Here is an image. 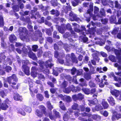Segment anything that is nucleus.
<instances>
[{
	"mask_svg": "<svg viewBox=\"0 0 121 121\" xmlns=\"http://www.w3.org/2000/svg\"><path fill=\"white\" fill-rule=\"evenodd\" d=\"M95 80L98 82L101 83L103 82L102 78H100V76L99 75L97 76V77L96 78Z\"/></svg>",
	"mask_w": 121,
	"mask_h": 121,
	"instance_id": "obj_27",
	"label": "nucleus"
},
{
	"mask_svg": "<svg viewBox=\"0 0 121 121\" xmlns=\"http://www.w3.org/2000/svg\"><path fill=\"white\" fill-rule=\"evenodd\" d=\"M69 117L67 113L65 114L63 117V118L65 121H66V119H68V118H69Z\"/></svg>",
	"mask_w": 121,
	"mask_h": 121,
	"instance_id": "obj_51",
	"label": "nucleus"
},
{
	"mask_svg": "<svg viewBox=\"0 0 121 121\" xmlns=\"http://www.w3.org/2000/svg\"><path fill=\"white\" fill-rule=\"evenodd\" d=\"M27 112L30 113L31 111V108L29 107H26L25 105H23L22 107Z\"/></svg>",
	"mask_w": 121,
	"mask_h": 121,
	"instance_id": "obj_23",
	"label": "nucleus"
},
{
	"mask_svg": "<svg viewBox=\"0 0 121 121\" xmlns=\"http://www.w3.org/2000/svg\"><path fill=\"white\" fill-rule=\"evenodd\" d=\"M80 114H81L82 116H88L89 117H92L94 119L97 120H100L101 118L100 117L97 115H92L91 114H88V115L85 113H82L80 112L78 113V112H75L74 114L75 116L76 117H78Z\"/></svg>",
	"mask_w": 121,
	"mask_h": 121,
	"instance_id": "obj_3",
	"label": "nucleus"
},
{
	"mask_svg": "<svg viewBox=\"0 0 121 121\" xmlns=\"http://www.w3.org/2000/svg\"><path fill=\"white\" fill-rule=\"evenodd\" d=\"M93 26H95V25H96L97 26H100V23H95L92 22H91V24Z\"/></svg>",
	"mask_w": 121,
	"mask_h": 121,
	"instance_id": "obj_60",
	"label": "nucleus"
},
{
	"mask_svg": "<svg viewBox=\"0 0 121 121\" xmlns=\"http://www.w3.org/2000/svg\"><path fill=\"white\" fill-rule=\"evenodd\" d=\"M7 80L9 84L13 88H18L17 85L14 86L16 85V83L15 82H16L17 81V79L15 74H13L11 76L8 78L7 79Z\"/></svg>",
	"mask_w": 121,
	"mask_h": 121,
	"instance_id": "obj_1",
	"label": "nucleus"
},
{
	"mask_svg": "<svg viewBox=\"0 0 121 121\" xmlns=\"http://www.w3.org/2000/svg\"><path fill=\"white\" fill-rule=\"evenodd\" d=\"M105 11L104 9H101L100 11V13L101 15H98V16L100 17H101L102 16H105Z\"/></svg>",
	"mask_w": 121,
	"mask_h": 121,
	"instance_id": "obj_32",
	"label": "nucleus"
},
{
	"mask_svg": "<svg viewBox=\"0 0 121 121\" xmlns=\"http://www.w3.org/2000/svg\"><path fill=\"white\" fill-rule=\"evenodd\" d=\"M60 106L61 108L63 110H65L66 109L64 106V104L62 103V101H60Z\"/></svg>",
	"mask_w": 121,
	"mask_h": 121,
	"instance_id": "obj_30",
	"label": "nucleus"
},
{
	"mask_svg": "<svg viewBox=\"0 0 121 121\" xmlns=\"http://www.w3.org/2000/svg\"><path fill=\"white\" fill-rule=\"evenodd\" d=\"M76 71V69L75 68H73L71 70V73L73 74H74Z\"/></svg>",
	"mask_w": 121,
	"mask_h": 121,
	"instance_id": "obj_59",
	"label": "nucleus"
},
{
	"mask_svg": "<svg viewBox=\"0 0 121 121\" xmlns=\"http://www.w3.org/2000/svg\"><path fill=\"white\" fill-rule=\"evenodd\" d=\"M40 108L41 109L43 113L45 114V108L43 106H40Z\"/></svg>",
	"mask_w": 121,
	"mask_h": 121,
	"instance_id": "obj_43",
	"label": "nucleus"
},
{
	"mask_svg": "<svg viewBox=\"0 0 121 121\" xmlns=\"http://www.w3.org/2000/svg\"><path fill=\"white\" fill-rule=\"evenodd\" d=\"M96 60L93 59L91 60L90 61H89L88 63V65L90 67H92V66L91 64L93 65H96Z\"/></svg>",
	"mask_w": 121,
	"mask_h": 121,
	"instance_id": "obj_18",
	"label": "nucleus"
},
{
	"mask_svg": "<svg viewBox=\"0 0 121 121\" xmlns=\"http://www.w3.org/2000/svg\"><path fill=\"white\" fill-rule=\"evenodd\" d=\"M69 16L72 18H70V20L71 21H73L74 20H76V15L73 13V12L71 11L69 13Z\"/></svg>",
	"mask_w": 121,
	"mask_h": 121,
	"instance_id": "obj_15",
	"label": "nucleus"
},
{
	"mask_svg": "<svg viewBox=\"0 0 121 121\" xmlns=\"http://www.w3.org/2000/svg\"><path fill=\"white\" fill-rule=\"evenodd\" d=\"M32 50L34 51H36L38 48V46L37 45H34L32 47Z\"/></svg>",
	"mask_w": 121,
	"mask_h": 121,
	"instance_id": "obj_48",
	"label": "nucleus"
},
{
	"mask_svg": "<svg viewBox=\"0 0 121 121\" xmlns=\"http://www.w3.org/2000/svg\"><path fill=\"white\" fill-rule=\"evenodd\" d=\"M98 93H96V94H94L93 95V97L95 99H96ZM89 103L91 104H96L98 102L97 100V99H95V100L93 101L92 100H89Z\"/></svg>",
	"mask_w": 121,
	"mask_h": 121,
	"instance_id": "obj_13",
	"label": "nucleus"
},
{
	"mask_svg": "<svg viewBox=\"0 0 121 121\" xmlns=\"http://www.w3.org/2000/svg\"><path fill=\"white\" fill-rule=\"evenodd\" d=\"M121 117V115L119 113H118L117 112H115L113 113L112 117V120L113 121H114L116 118L118 119Z\"/></svg>",
	"mask_w": 121,
	"mask_h": 121,
	"instance_id": "obj_9",
	"label": "nucleus"
},
{
	"mask_svg": "<svg viewBox=\"0 0 121 121\" xmlns=\"http://www.w3.org/2000/svg\"><path fill=\"white\" fill-rule=\"evenodd\" d=\"M102 104L105 109L107 108L108 106V103L104 100L102 102Z\"/></svg>",
	"mask_w": 121,
	"mask_h": 121,
	"instance_id": "obj_28",
	"label": "nucleus"
},
{
	"mask_svg": "<svg viewBox=\"0 0 121 121\" xmlns=\"http://www.w3.org/2000/svg\"><path fill=\"white\" fill-rule=\"evenodd\" d=\"M46 32L47 34L49 35H50L52 34L51 31L49 29H46Z\"/></svg>",
	"mask_w": 121,
	"mask_h": 121,
	"instance_id": "obj_44",
	"label": "nucleus"
},
{
	"mask_svg": "<svg viewBox=\"0 0 121 121\" xmlns=\"http://www.w3.org/2000/svg\"><path fill=\"white\" fill-rule=\"evenodd\" d=\"M36 114L38 117H41L42 113L40 112L38 110H36Z\"/></svg>",
	"mask_w": 121,
	"mask_h": 121,
	"instance_id": "obj_38",
	"label": "nucleus"
},
{
	"mask_svg": "<svg viewBox=\"0 0 121 121\" xmlns=\"http://www.w3.org/2000/svg\"><path fill=\"white\" fill-rule=\"evenodd\" d=\"M117 28H116L112 31V33L113 35L116 34L118 31Z\"/></svg>",
	"mask_w": 121,
	"mask_h": 121,
	"instance_id": "obj_55",
	"label": "nucleus"
},
{
	"mask_svg": "<svg viewBox=\"0 0 121 121\" xmlns=\"http://www.w3.org/2000/svg\"><path fill=\"white\" fill-rule=\"evenodd\" d=\"M115 52L116 54L117 55H119L120 54V49L117 50L115 49Z\"/></svg>",
	"mask_w": 121,
	"mask_h": 121,
	"instance_id": "obj_56",
	"label": "nucleus"
},
{
	"mask_svg": "<svg viewBox=\"0 0 121 121\" xmlns=\"http://www.w3.org/2000/svg\"><path fill=\"white\" fill-rule=\"evenodd\" d=\"M5 56L4 55L3 53L0 54V59L2 60L3 59H4L5 58Z\"/></svg>",
	"mask_w": 121,
	"mask_h": 121,
	"instance_id": "obj_62",
	"label": "nucleus"
},
{
	"mask_svg": "<svg viewBox=\"0 0 121 121\" xmlns=\"http://www.w3.org/2000/svg\"><path fill=\"white\" fill-rule=\"evenodd\" d=\"M102 3L104 5H105L108 3L109 1L108 0H102Z\"/></svg>",
	"mask_w": 121,
	"mask_h": 121,
	"instance_id": "obj_50",
	"label": "nucleus"
},
{
	"mask_svg": "<svg viewBox=\"0 0 121 121\" xmlns=\"http://www.w3.org/2000/svg\"><path fill=\"white\" fill-rule=\"evenodd\" d=\"M115 6L116 7L118 8L119 9L121 8V6L119 4L117 1H116L115 2Z\"/></svg>",
	"mask_w": 121,
	"mask_h": 121,
	"instance_id": "obj_42",
	"label": "nucleus"
},
{
	"mask_svg": "<svg viewBox=\"0 0 121 121\" xmlns=\"http://www.w3.org/2000/svg\"><path fill=\"white\" fill-rule=\"evenodd\" d=\"M78 105L74 103L72 106V108L73 109L75 110L77 109L78 108Z\"/></svg>",
	"mask_w": 121,
	"mask_h": 121,
	"instance_id": "obj_47",
	"label": "nucleus"
},
{
	"mask_svg": "<svg viewBox=\"0 0 121 121\" xmlns=\"http://www.w3.org/2000/svg\"><path fill=\"white\" fill-rule=\"evenodd\" d=\"M71 8L70 6H67L66 8L65 9V12L67 13L66 11H69L71 10Z\"/></svg>",
	"mask_w": 121,
	"mask_h": 121,
	"instance_id": "obj_58",
	"label": "nucleus"
},
{
	"mask_svg": "<svg viewBox=\"0 0 121 121\" xmlns=\"http://www.w3.org/2000/svg\"><path fill=\"white\" fill-rule=\"evenodd\" d=\"M89 85L91 87H94L95 86V84L93 82L91 81L89 82Z\"/></svg>",
	"mask_w": 121,
	"mask_h": 121,
	"instance_id": "obj_53",
	"label": "nucleus"
},
{
	"mask_svg": "<svg viewBox=\"0 0 121 121\" xmlns=\"http://www.w3.org/2000/svg\"><path fill=\"white\" fill-rule=\"evenodd\" d=\"M65 26L66 28L67 29L70 30H71L72 29L71 28V26L69 24H68L67 25H64V26L65 27Z\"/></svg>",
	"mask_w": 121,
	"mask_h": 121,
	"instance_id": "obj_57",
	"label": "nucleus"
},
{
	"mask_svg": "<svg viewBox=\"0 0 121 121\" xmlns=\"http://www.w3.org/2000/svg\"><path fill=\"white\" fill-rule=\"evenodd\" d=\"M17 112L20 113L21 115L25 116L26 115V113L25 112L22 110V109L20 108H19L17 109Z\"/></svg>",
	"mask_w": 121,
	"mask_h": 121,
	"instance_id": "obj_20",
	"label": "nucleus"
},
{
	"mask_svg": "<svg viewBox=\"0 0 121 121\" xmlns=\"http://www.w3.org/2000/svg\"><path fill=\"white\" fill-rule=\"evenodd\" d=\"M95 40L96 41H95V43L97 44H99L100 45H102V39H98L97 38H95Z\"/></svg>",
	"mask_w": 121,
	"mask_h": 121,
	"instance_id": "obj_24",
	"label": "nucleus"
},
{
	"mask_svg": "<svg viewBox=\"0 0 121 121\" xmlns=\"http://www.w3.org/2000/svg\"><path fill=\"white\" fill-rule=\"evenodd\" d=\"M51 60H49L46 62L45 65L47 67L51 68L53 66V65L51 63Z\"/></svg>",
	"mask_w": 121,
	"mask_h": 121,
	"instance_id": "obj_21",
	"label": "nucleus"
},
{
	"mask_svg": "<svg viewBox=\"0 0 121 121\" xmlns=\"http://www.w3.org/2000/svg\"><path fill=\"white\" fill-rule=\"evenodd\" d=\"M67 84V82L65 81L62 84V86L63 88H64L66 86Z\"/></svg>",
	"mask_w": 121,
	"mask_h": 121,
	"instance_id": "obj_61",
	"label": "nucleus"
},
{
	"mask_svg": "<svg viewBox=\"0 0 121 121\" xmlns=\"http://www.w3.org/2000/svg\"><path fill=\"white\" fill-rule=\"evenodd\" d=\"M9 39L10 42H12L14 41H16L17 40V38L14 35L12 34L10 36Z\"/></svg>",
	"mask_w": 121,
	"mask_h": 121,
	"instance_id": "obj_19",
	"label": "nucleus"
},
{
	"mask_svg": "<svg viewBox=\"0 0 121 121\" xmlns=\"http://www.w3.org/2000/svg\"><path fill=\"white\" fill-rule=\"evenodd\" d=\"M53 112L55 116L49 114V116L50 118L52 120H55L56 118H59L60 117L59 113L57 112L55 110H54Z\"/></svg>",
	"mask_w": 121,
	"mask_h": 121,
	"instance_id": "obj_7",
	"label": "nucleus"
},
{
	"mask_svg": "<svg viewBox=\"0 0 121 121\" xmlns=\"http://www.w3.org/2000/svg\"><path fill=\"white\" fill-rule=\"evenodd\" d=\"M109 59L112 62H116V60L114 56L111 55L109 56Z\"/></svg>",
	"mask_w": 121,
	"mask_h": 121,
	"instance_id": "obj_29",
	"label": "nucleus"
},
{
	"mask_svg": "<svg viewBox=\"0 0 121 121\" xmlns=\"http://www.w3.org/2000/svg\"><path fill=\"white\" fill-rule=\"evenodd\" d=\"M78 99L80 100L82 99L83 98V95L81 93H79L78 95Z\"/></svg>",
	"mask_w": 121,
	"mask_h": 121,
	"instance_id": "obj_39",
	"label": "nucleus"
},
{
	"mask_svg": "<svg viewBox=\"0 0 121 121\" xmlns=\"http://www.w3.org/2000/svg\"><path fill=\"white\" fill-rule=\"evenodd\" d=\"M3 68L5 69V70L7 72L10 71L12 70L11 68L9 66H8L6 67L4 66Z\"/></svg>",
	"mask_w": 121,
	"mask_h": 121,
	"instance_id": "obj_33",
	"label": "nucleus"
},
{
	"mask_svg": "<svg viewBox=\"0 0 121 121\" xmlns=\"http://www.w3.org/2000/svg\"><path fill=\"white\" fill-rule=\"evenodd\" d=\"M72 24L73 26L74 30L77 32H79L80 30L79 29V25L75 23H73Z\"/></svg>",
	"mask_w": 121,
	"mask_h": 121,
	"instance_id": "obj_17",
	"label": "nucleus"
},
{
	"mask_svg": "<svg viewBox=\"0 0 121 121\" xmlns=\"http://www.w3.org/2000/svg\"><path fill=\"white\" fill-rule=\"evenodd\" d=\"M54 56L56 58H58L59 57H60V54L57 52L56 51L54 53Z\"/></svg>",
	"mask_w": 121,
	"mask_h": 121,
	"instance_id": "obj_46",
	"label": "nucleus"
},
{
	"mask_svg": "<svg viewBox=\"0 0 121 121\" xmlns=\"http://www.w3.org/2000/svg\"><path fill=\"white\" fill-rule=\"evenodd\" d=\"M99 11V9L97 7L95 6L94 8V13L96 14Z\"/></svg>",
	"mask_w": 121,
	"mask_h": 121,
	"instance_id": "obj_49",
	"label": "nucleus"
},
{
	"mask_svg": "<svg viewBox=\"0 0 121 121\" xmlns=\"http://www.w3.org/2000/svg\"><path fill=\"white\" fill-rule=\"evenodd\" d=\"M82 90L86 94H88L90 93V90L88 89L83 88L82 89Z\"/></svg>",
	"mask_w": 121,
	"mask_h": 121,
	"instance_id": "obj_31",
	"label": "nucleus"
},
{
	"mask_svg": "<svg viewBox=\"0 0 121 121\" xmlns=\"http://www.w3.org/2000/svg\"><path fill=\"white\" fill-rule=\"evenodd\" d=\"M59 31L61 33H63L65 32V30L63 29L62 27H59L58 29Z\"/></svg>",
	"mask_w": 121,
	"mask_h": 121,
	"instance_id": "obj_54",
	"label": "nucleus"
},
{
	"mask_svg": "<svg viewBox=\"0 0 121 121\" xmlns=\"http://www.w3.org/2000/svg\"><path fill=\"white\" fill-rule=\"evenodd\" d=\"M95 109L96 110L98 111L102 109L103 108L100 105H99L96 106L95 108Z\"/></svg>",
	"mask_w": 121,
	"mask_h": 121,
	"instance_id": "obj_41",
	"label": "nucleus"
},
{
	"mask_svg": "<svg viewBox=\"0 0 121 121\" xmlns=\"http://www.w3.org/2000/svg\"><path fill=\"white\" fill-rule=\"evenodd\" d=\"M107 100L110 104L112 106H113L115 104V101L112 97H108L107 99Z\"/></svg>",
	"mask_w": 121,
	"mask_h": 121,
	"instance_id": "obj_16",
	"label": "nucleus"
},
{
	"mask_svg": "<svg viewBox=\"0 0 121 121\" xmlns=\"http://www.w3.org/2000/svg\"><path fill=\"white\" fill-rule=\"evenodd\" d=\"M36 97L40 101H42L43 99V95L40 94H38L37 95Z\"/></svg>",
	"mask_w": 121,
	"mask_h": 121,
	"instance_id": "obj_26",
	"label": "nucleus"
},
{
	"mask_svg": "<svg viewBox=\"0 0 121 121\" xmlns=\"http://www.w3.org/2000/svg\"><path fill=\"white\" fill-rule=\"evenodd\" d=\"M19 29L20 30H21L22 32L23 33L26 32L27 30L25 28H20Z\"/></svg>",
	"mask_w": 121,
	"mask_h": 121,
	"instance_id": "obj_52",
	"label": "nucleus"
},
{
	"mask_svg": "<svg viewBox=\"0 0 121 121\" xmlns=\"http://www.w3.org/2000/svg\"><path fill=\"white\" fill-rule=\"evenodd\" d=\"M15 46L17 47H22V51L25 53H26L27 51V50L24 47V46L19 43H16Z\"/></svg>",
	"mask_w": 121,
	"mask_h": 121,
	"instance_id": "obj_11",
	"label": "nucleus"
},
{
	"mask_svg": "<svg viewBox=\"0 0 121 121\" xmlns=\"http://www.w3.org/2000/svg\"><path fill=\"white\" fill-rule=\"evenodd\" d=\"M85 78L87 80H89L90 79L91 77L90 75H86L85 76Z\"/></svg>",
	"mask_w": 121,
	"mask_h": 121,
	"instance_id": "obj_64",
	"label": "nucleus"
},
{
	"mask_svg": "<svg viewBox=\"0 0 121 121\" xmlns=\"http://www.w3.org/2000/svg\"><path fill=\"white\" fill-rule=\"evenodd\" d=\"M72 60L74 62L76 63H77V60L75 58V56L73 53L71 54V56L70 55H68L66 56V62L69 64H67L68 65H70V64L72 62Z\"/></svg>",
	"mask_w": 121,
	"mask_h": 121,
	"instance_id": "obj_2",
	"label": "nucleus"
},
{
	"mask_svg": "<svg viewBox=\"0 0 121 121\" xmlns=\"http://www.w3.org/2000/svg\"><path fill=\"white\" fill-rule=\"evenodd\" d=\"M120 92L119 91L116 90H111L110 91L111 93L113 95H114L116 97H117L120 94Z\"/></svg>",
	"mask_w": 121,
	"mask_h": 121,
	"instance_id": "obj_14",
	"label": "nucleus"
},
{
	"mask_svg": "<svg viewBox=\"0 0 121 121\" xmlns=\"http://www.w3.org/2000/svg\"><path fill=\"white\" fill-rule=\"evenodd\" d=\"M21 98V97L18 94H17L15 95L14 97V99L16 100H19Z\"/></svg>",
	"mask_w": 121,
	"mask_h": 121,
	"instance_id": "obj_35",
	"label": "nucleus"
},
{
	"mask_svg": "<svg viewBox=\"0 0 121 121\" xmlns=\"http://www.w3.org/2000/svg\"><path fill=\"white\" fill-rule=\"evenodd\" d=\"M64 48L67 51H69L70 48L69 46L66 44H64Z\"/></svg>",
	"mask_w": 121,
	"mask_h": 121,
	"instance_id": "obj_37",
	"label": "nucleus"
},
{
	"mask_svg": "<svg viewBox=\"0 0 121 121\" xmlns=\"http://www.w3.org/2000/svg\"><path fill=\"white\" fill-rule=\"evenodd\" d=\"M50 12L51 14L55 15L57 16H58L59 14L58 11L56 10H55L54 9H52L50 11Z\"/></svg>",
	"mask_w": 121,
	"mask_h": 121,
	"instance_id": "obj_22",
	"label": "nucleus"
},
{
	"mask_svg": "<svg viewBox=\"0 0 121 121\" xmlns=\"http://www.w3.org/2000/svg\"><path fill=\"white\" fill-rule=\"evenodd\" d=\"M47 105L48 108L50 110H51L53 108V107L52 105H51L50 102L48 101L47 102Z\"/></svg>",
	"mask_w": 121,
	"mask_h": 121,
	"instance_id": "obj_34",
	"label": "nucleus"
},
{
	"mask_svg": "<svg viewBox=\"0 0 121 121\" xmlns=\"http://www.w3.org/2000/svg\"><path fill=\"white\" fill-rule=\"evenodd\" d=\"M99 54V52L97 51H95V53H94L92 54V56L93 59L96 60V61H97V62H99V58L98 57V55Z\"/></svg>",
	"mask_w": 121,
	"mask_h": 121,
	"instance_id": "obj_8",
	"label": "nucleus"
},
{
	"mask_svg": "<svg viewBox=\"0 0 121 121\" xmlns=\"http://www.w3.org/2000/svg\"><path fill=\"white\" fill-rule=\"evenodd\" d=\"M29 56L31 58L34 59L35 58L36 55L32 52H30L29 53Z\"/></svg>",
	"mask_w": 121,
	"mask_h": 121,
	"instance_id": "obj_25",
	"label": "nucleus"
},
{
	"mask_svg": "<svg viewBox=\"0 0 121 121\" xmlns=\"http://www.w3.org/2000/svg\"><path fill=\"white\" fill-rule=\"evenodd\" d=\"M75 2H72V3L73 6H75L78 4L79 2V0H74Z\"/></svg>",
	"mask_w": 121,
	"mask_h": 121,
	"instance_id": "obj_40",
	"label": "nucleus"
},
{
	"mask_svg": "<svg viewBox=\"0 0 121 121\" xmlns=\"http://www.w3.org/2000/svg\"><path fill=\"white\" fill-rule=\"evenodd\" d=\"M84 80L82 78L80 79L79 80V81L80 82H82L83 84L82 85V86H86L87 84L85 83L84 82Z\"/></svg>",
	"mask_w": 121,
	"mask_h": 121,
	"instance_id": "obj_45",
	"label": "nucleus"
},
{
	"mask_svg": "<svg viewBox=\"0 0 121 121\" xmlns=\"http://www.w3.org/2000/svg\"><path fill=\"white\" fill-rule=\"evenodd\" d=\"M79 90L80 89L79 88L75 87L72 86H71L70 87L68 88L65 89V90L64 91L65 93H68L70 92L71 90L73 92H76L77 91H79Z\"/></svg>",
	"mask_w": 121,
	"mask_h": 121,
	"instance_id": "obj_5",
	"label": "nucleus"
},
{
	"mask_svg": "<svg viewBox=\"0 0 121 121\" xmlns=\"http://www.w3.org/2000/svg\"><path fill=\"white\" fill-rule=\"evenodd\" d=\"M109 75L110 77H113V78L114 80L118 81L119 82L121 83V78L120 77H117L115 76L113 73H111L109 74Z\"/></svg>",
	"mask_w": 121,
	"mask_h": 121,
	"instance_id": "obj_10",
	"label": "nucleus"
},
{
	"mask_svg": "<svg viewBox=\"0 0 121 121\" xmlns=\"http://www.w3.org/2000/svg\"><path fill=\"white\" fill-rule=\"evenodd\" d=\"M93 4L91 3L90 5V9L87 10V12L89 14L90 16H93V19L94 20H97L96 17H97L98 16H93L92 14L93 11Z\"/></svg>",
	"mask_w": 121,
	"mask_h": 121,
	"instance_id": "obj_6",
	"label": "nucleus"
},
{
	"mask_svg": "<svg viewBox=\"0 0 121 121\" xmlns=\"http://www.w3.org/2000/svg\"><path fill=\"white\" fill-rule=\"evenodd\" d=\"M22 62L23 64V69L24 72L27 75H29L30 74L29 69V67L26 65L27 64L28 61V60L25 61V60H23Z\"/></svg>",
	"mask_w": 121,
	"mask_h": 121,
	"instance_id": "obj_4",
	"label": "nucleus"
},
{
	"mask_svg": "<svg viewBox=\"0 0 121 121\" xmlns=\"http://www.w3.org/2000/svg\"><path fill=\"white\" fill-rule=\"evenodd\" d=\"M47 41L50 43H52V39L50 37H48L47 39Z\"/></svg>",
	"mask_w": 121,
	"mask_h": 121,
	"instance_id": "obj_63",
	"label": "nucleus"
},
{
	"mask_svg": "<svg viewBox=\"0 0 121 121\" xmlns=\"http://www.w3.org/2000/svg\"><path fill=\"white\" fill-rule=\"evenodd\" d=\"M59 97L61 98L62 99L65 100L68 102H70L71 101V98L69 96H64L62 94L60 95Z\"/></svg>",
	"mask_w": 121,
	"mask_h": 121,
	"instance_id": "obj_12",
	"label": "nucleus"
},
{
	"mask_svg": "<svg viewBox=\"0 0 121 121\" xmlns=\"http://www.w3.org/2000/svg\"><path fill=\"white\" fill-rule=\"evenodd\" d=\"M4 26L3 18L2 17L0 16V26Z\"/></svg>",
	"mask_w": 121,
	"mask_h": 121,
	"instance_id": "obj_36",
	"label": "nucleus"
}]
</instances>
